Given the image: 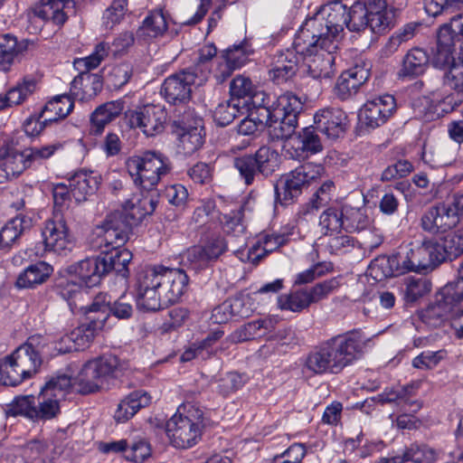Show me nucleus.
Segmentation results:
<instances>
[{"label": "nucleus", "mask_w": 463, "mask_h": 463, "mask_svg": "<svg viewBox=\"0 0 463 463\" xmlns=\"http://www.w3.org/2000/svg\"><path fill=\"white\" fill-rule=\"evenodd\" d=\"M365 345L360 329L334 335L308 352L303 368L310 375L338 374L362 357Z\"/></svg>", "instance_id": "1"}, {"label": "nucleus", "mask_w": 463, "mask_h": 463, "mask_svg": "<svg viewBox=\"0 0 463 463\" xmlns=\"http://www.w3.org/2000/svg\"><path fill=\"white\" fill-rule=\"evenodd\" d=\"M57 452L52 451L46 441L33 439L22 448V456L25 463H54Z\"/></svg>", "instance_id": "42"}, {"label": "nucleus", "mask_w": 463, "mask_h": 463, "mask_svg": "<svg viewBox=\"0 0 463 463\" xmlns=\"http://www.w3.org/2000/svg\"><path fill=\"white\" fill-rule=\"evenodd\" d=\"M413 387L406 385L399 389L386 388L376 397L371 398V402H379L383 405L386 403H395L402 406L405 411L416 412L421 408V403L418 401H412Z\"/></svg>", "instance_id": "28"}, {"label": "nucleus", "mask_w": 463, "mask_h": 463, "mask_svg": "<svg viewBox=\"0 0 463 463\" xmlns=\"http://www.w3.org/2000/svg\"><path fill=\"white\" fill-rule=\"evenodd\" d=\"M253 53V48L248 40H243L239 44L224 50L222 53V59L227 61L233 68H241L249 60V57Z\"/></svg>", "instance_id": "49"}, {"label": "nucleus", "mask_w": 463, "mask_h": 463, "mask_svg": "<svg viewBox=\"0 0 463 463\" xmlns=\"http://www.w3.org/2000/svg\"><path fill=\"white\" fill-rule=\"evenodd\" d=\"M46 250L53 251L59 255H67L72 248L69 237V229L61 214H54L52 220L45 222L42 232Z\"/></svg>", "instance_id": "18"}, {"label": "nucleus", "mask_w": 463, "mask_h": 463, "mask_svg": "<svg viewBox=\"0 0 463 463\" xmlns=\"http://www.w3.org/2000/svg\"><path fill=\"white\" fill-rule=\"evenodd\" d=\"M337 44L326 40L324 48H316V51L300 53L304 56V63L309 76L315 80L326 79L334 75L335 52Z\"/></svg>", "instance_id": "16"}, {"label": "nucleus", "mask_w": 463, "mask_h": 463, "mask_svg": "<svg viewBox=\"0 0 463 463\" xmlns=\"http://www.w3.org/2000/svg\"><path fill=\"white\" fill-rule=\"evenodd\" d=\"M272 106L275 118H280L282 116L285 118L292 116V118L298 119L303 109V101L294 93L288 91L279 96L272 102Z\"/></svg>", "instance_id": "46"}, {"label": "nucleus", "mask_w": 463, "mask_h": 463, "mask_svg": "<svg viewBox=\"0 0 463 463\" xmlns=\"http://www.w3.org/2000/svg\"><path fill=\"white\" fill-rule=\"evenodd\" d=\"M335 189L334 182L327 180L322 184L313 195L312 199L303 206H301L298 214H307L311 211H317L321 207L326 206L331 200L332 192Z\"/></svg>", "instance_id": "55"}, {"label": "nucleus", "mask_w": 463, "mask_h": 463, "mask_svg": "<svg viewBox=\"0 0 463 463\" xmlns=\"http://www.w3.org/2000/svg\"><path fill=\"white\" fill-rule=\"evenodd\" d=\"M456 43L463 51V12L453 15L449 23L439 26L432 62L435 67L448 66L453 61Z\"/></svg>", "instance_id": "10"}, {"label": "nucleus", "mask_w": 463, "mask_h": 463, "mask_svg": "<svg viewBox=\"0 0 463 463\" xmlns=\"http://www.w3.org/2000/svg\"><path fill=\"white\" fill-rule=\"evenodd\" d=\"M274 320L269 317L249 322L232 332L231 341L238 344L264 336L274 329Z\"/></svg>", "instance_id": "37"}, {"label": "nucleus", "mask_w": 463, "mask_h": 463, "mask_svg": "<svg viewBox=\"0 0 463 463\" xmlns=\"http://www.w3.org/2000/svg\"><path fill=\"white\" fill-rule=\"evenodd\" d=\"M202 118H194V124L184 119L175 121V132L178 137V149L185 156L196 152L203 144Z\"/></svg>", "instance_id": "20"}, {"label": "nucleus", "mask_w": 463, "mask_h": 463, "mask_svg": "<svg viewBox=\"0 0 463 463\" xmlns=\"http://www.w3.org/2000/svg\"><path fill=\"white\" fill-rule=\"evenodd\" d=\"M189 276L183 269L149 266L137 275L136 302L138 309L156 312L166 303H175L185 292Z\"/></svg>", "instance_id": "2"}, {"label": "nucleus", "mask_w": 463, "mask_h": 463, "mask_svg": "<svg viewBox=\"0 0 463 463\" xmlns=\"http://www.w3.org/2000/svg\"><path fill=\"white\" fill-rule=\"evenodd\" d=\"M157 207L156 196L132 197L123 204V212L107 216L101 225L92 232L90 240L94 250H116L128 239L132 226L137 225L146 216L152 214Z\"/></svg>", "instance_id": "3"}, {"label": "nucleus", "mask_w": 463, "mask_h": 463, "mask_svg": "<svg viewBox=\"0 0 463 463\" xmlns=\"http://www.w3.org/2000/svg\"><path fill=\"white\" fill-rule=\"evenodd\" d=\"M166 17L161 9L153 10L146 16L142 24L137 30V37L148 41L163 36L167 31Z\"/></svg>", "instance_id": "39"}, {"label": "nucleus", "mask_w": 463, "mask_h": 463, "mask_svg": "<svg viewBox=\"0 0 463 463\" xmlns=\"http://www.w3.org/2000/svg\"><path fill=\"white\" fill-rule=\"evenodd\" d=\"M228 250V241L221 234H213L203 243L188 248L181 255L184 272L198 274L209 268ZM187 275V273H185Z\"/></svg>", "instance_id": "9"}, {"label": "nucleus", "mask_w": 463, "mask_h": 463, "mask_svg": "<svg viewBox=\"0 0 463 463\" xmlns=\"http://www.w3.org/2000/svg\"><path fill=\"white\" fill-rule=\"evenodd\" d=\"M126 118L130 128H138L146 136L154 137L164 131L167 112L161 105L147 104L127 111Z\"/></svg>", "instance_id": "14"}, {"label": "nucleus", "mask_w": 463, "mask_h": 463, "mask_svg": "<svg viewBox=\"0 0 463 463\" xmlns=\"http://www.w3.org/2000/svg\"><path fill=\"white\" fill-rule=\"evenodd\" d=\"M298 70V61L283 55L279 57L278 63L269 71V78L276 84H281L292 79Z\"/></svg>", "instance_id": "57"}, {"label": "nucleus", "mask_w": 463, "mask_h": 463, "mask_svg": "<svg viewBox=\"0 0 463 463\" xmlns=\"http://www.w3.org/2000/svg\"><path fill=\"white\" fill-rule=\"evenodd\" d=\"M395 108V99L389 94L367 100L359 114L361 126L371 130L383 125L392 115Z\"/></svg>", "instance_id": "17"}, {"label": "nucleus", "mask_w": 463, "mask_h": 463, "mask_svg": "<svg viewBox=\"0 0 463 463\" xmlns=\"http://www.w3.org/2000/svg\"><path fill=\"white\" fill-rule=\"evenodd\" d=\"M429 62L430 55L426 50L419 47L411 48L402 59L398 77L400 79H415L426 71Z\"/></svg>", "instance_id": "26"}, {"label": "nucleus", "mask_w": 463, "mask_h": 463, "mask_svg": "<svg viewBox=\"0 0 463 463\" xmlns=\"http://www.w3.org/2000/svg\"><path fill=\"white\" fill-rule=\"evenodd\" d=\"M28 168L24 149L18 151L7 147L0 150V169L5 172V178L17 177Z\"/></svg>", "instance_id": "38"}, {"label": "nucleus", "mask_w": 463, "mask_h": 463, "mask_svg": "<svg viewBox=\"0 0 463 463\" xmlns=\"http://www.w3.org/2000/svg\"><path fill=\"white\" fill-rule=\"evenodd\" d=\"M72 197L77 203L85 202L99 189L101 176L93 171L80 170L68 179Z\"/></svg>", "instance_id": "24"}, {"label": "nucleus", "mask_w": 463, "mask_h": 463, "mask_svg": "<svg viewBox=\"0 0 463 463\" xmlns=\"http://www.w3.org/2000/svg\"><path fill=\"white\" fill-rule=\"evenodd\" d=\"M288 241V236L286 234H266L248 250L247 260L254 265H258L267 254L285 245Z\"/></svg>", "instance_id": "35"}, {"label": "nucleus", "mask_w": 463, "mask_h": 463, "mask_svg": "<svg viewBox=\"0 0 463 463\" xmlns=\"http://www.w3.org/2000/svg\"><path fill=\"white\" fill-rule=\"evenodd\" d=\"M100 328H96L90 322H86L72 330L71 334L64 335L56 344L55 349L60 354H66L80 349H84L93 341Z\"/></svg>", "instance_id": "21"}, {"label": "nucleus", "mask_w": 463, "mask_h": 463, "mask_svg": "<svg viewBox=\"0 0 463 463\" xmlns=\"http://www.w3.org/2000/svg\"><path fill=\"white\" fill-rule=\"evenodd\" d=\"M69 272L75 275L85 287H93L104 277L101 254L87 258L69 267Z\"/></svg>", "instance_id": "25"}, {"label": "nucleus", "mask_w": 463, "mask_h": 463, "mask_svg": "<svg viewBox=\"0 0 463 463\" xmlns=\"http://www.w3.org/2000/svg\"><path fill=\"white\" fill-rule=\"evenodd\" d=\"M432 284L426 278L409 277L402 288L403 300L406 305H414L431 291Z\"/></svg>", "instance_id": "47"}, {"label": "nucleus", "mask_w": 463, "mask_h": 463, "mask_svg": "<svg viewBox=\"0 0 463 463\" xmlns=\"http://www.w3.org/2000/svg\"><path fill=\"white\" fill-rule=\"evenodd\" d=\"M32 225V218L23 213L12 218L0 230V249L8 250Z\"/></svg>", "instance_id": "33"}, {"label": "nucleus", "mask_w": 463, "mask_h": 463, "mask_svg": "<svg viewBox=\"0 0 463 463\" xmlns=\"http://www.w3.org/2000/svg\"><path fill=\"white\" fill-rule=\"evenodd\" d=\"M317 14L307 18L296 33L293 47L297 53H307L316 51V48H324V42L328 40L335 44L338 42L334 34L329 33L326 26Z\"/></svg>", "instance_id": "12"}, {"label": "nucleus", "mask_w": 463, "mask_h": 463, "mask_svg": "<svg viewBox=\"0 0 463 463\" xmlns=\"http://www.w3.org/2000/svg\"><path fill=\"white\" fill-rule=\"evenodd\" d=\"M199 84L196 70L184 69L168 76L161 87V94L172 105L186 104L192 97V87Z\"/></svg>", "instance_id": "13"}, {"label": "nucleus", "mask_w": 463, "mask_h": 463, "mask_svg": "<svg viewBox=\"0 0 463 463\" xmlns=\"http://www.w3.org/2000/svg\"><path fill=\"white\" fill-rule=\"evenodd\" d=\"M247 101L241 102L234 99L220 103L214 109L213 119L220 127L231 124L240 112V107L245 106Z\"/></svg>", "instance_id": "52"}, {"label": "nucleus", "mask_w": 463, "mask_h": 463, "mask_svg": "<svg viewBox=\"0 0 463 463\" xmlns=\"http://www.w3.org/2000/svg\"><path fill=\"white\" fill-rule=\"evenodd\" d=\"M244 209L240 206L238 209L232 210L229 213L223 215L222 219V228L228 234L240 236L245 232L246 227L243 223Z\"/></svg>", "instance_id": "64"}, {"label": "nucleus", "mask_w": 463, "mask_h": 463, "mask_svg": "<svg viewBox=\"0 0 463 463\" xmlns=\"http://www.w3.org/2000/svg\"><path fill=\"white\" fill-rule=\"evenodd\" d=\"M400 250L391 256H380L374 259L369 265V274L375 280L396 277L405 273Z\"/></svg>", "instance_id": "30"}, {"label": "nucleus", "mask_w": 463, "mask_h": 463, "mask_svg": "<svg viewBox=\"0 0 463 463\" xmlns=\"http://www.w3.org/2000/svg\"><path fill=\"white\" fill-rule=\"evenodd\" d=\"M150 395L143 391H134L126 396L118 405L114 418L118 422H125L132 418L141 408L150 403Z\"/></svg>", "instance_id": "34"}, {"label": "nucleus", "mask_w": 463, "mask_h": 463, "mask_svg": "<svg viewBox=\"0 0 463 463\" xmlns=\"http://www.w3.org/2000/svg\"><path fill=\"white\" fill-rule=\"evenodd\" d=\"M53 269L44 261H39L28 266L21 272L16 279L15 285L20 288H34L43 284L52 273Z\"/></svg>", "instance_id": "40"}, {"label": "nucleus", "mask_w": 463, "mask_h": 463, "mask_svg": "<svg viewBox=\"0 0 463 463\" xmlns=\"http://www.w3.org/2000/svg\"><path fill=\"white\" fill-rule=\"evenodd\" d=\"M321 171V165L308 163L282 175L274 186L275 202L284 206L294 203Z\"/></svg>", "instance_id": "8"}, {"label": "nucleus", "mask_w": 463, "mask_h": 463, "mask_svg": "<svg viewBox=\"0 0 463 463\" xmlns=\"http://www.w3.org/2000/svg\"><path fill=\"white\" fill-rule=\"evenodd\" d=\"M126 369L125 363L113 354H104L88 361L76 377L79 392H95L106 380L121 376Z\"/></svg>", "instance_id": "5"}, {"label": "nucleus", "mask_w": 463, "mask_h": 463, "mask_svg": "<svg viewBox=\"0 0 463 463\" xmlns=\"http://www.w3.org/2000/svg\"><path fill=\"white\" fill-rule=\"evenodd\" d=\"M110 296L107 293H99L93 298L91 304L84 307L87 320L96 328L102 329L109 317Z\"/></svg>", "instance_id": "41"}, {"label": "nucleus", "mask_w": 463, "mask_h": 463, "mask_svg": "<svg viewBox=\"0 0 463 463\" xmlns=\"http://www.w3.org/2000/svg\"><path fill=\"white\" fill-rule=\"evenodd\" d=\"M430 302L449 317L463 302V284H456L454 281L447 283L435 293Z\"/></svg>", "instance_id": "31"}, {"label": "nucleus", "mask_w": 463, "mask_h": 463, "mask_svg": "<svg viewBox=\"0 0 463 463\" xmlns=\"http://www.w3.org/2000/svg\"><path fill=\"white\" fill-rule=\"evenodd\" d=\"M61 147L62 145L60 143L25 147V157L29 167H32L36 163L41 164L43 161L49 159Z\"/></svg>", "instance_id": "63"}, {"label": "nucleus", "mask_w": 463, "mask_h": 463, "mask_svg": "<svg viewBox=\"0 0 463 463\" xmlns=\"http://www.w3.org/2000/svg\"><path fill=\"white\" fill-rule=\"evenodd\" d=\"M82 286L83 284L76 280V278L64 279L56 284L55 291L73 309V307H77L76 300L83 295Z\"/></svg>", "instance_id": "53"}, {"label": "nucleus", "mask_w": 463, "mask_h": 463, "mask_svg": "<svg viewBox=\"0 0 463 463\" xmlns=\"http://www.w3.org/2000/svg\"><path fill=\"white\" fill-rule=\"evenodd\" d=\"M78 388L76 377L72 380L71 376L62 373L51 378L42 390L44 394L47 393L61 400L64 398L66 392L70 389H74L79 392Z\"/></svg>", "instance_id": "48"}, {"label": "nucleus", "mask_w": 463, "mask_h": 463, "mask_svg": "<svg viewBox=\"0 0 463 463\" xmlns=\"http://www.w3.org/2000/svg\"><path fill=\"white\" fill-rule=\"evenodd\" d=\"M18 53L17 40L6 33L0 36V70L8 71Z\"/></svg>", "instance_id": "59"}, {"label": "nucleus", "mask_w": 463, "mask_h": 463, "mask_svg": "<svg viewBox=\"0 0 463 463\" xmlns=\"http://www.w3.org/2000/svg\"><path fill=\"white\" fill-rule=\"evenodd\" d=\"M216 54L217 48L213 44L204 45L200 49L198 57L194 65L187 68L188 70H196L199 84L206 80L210 71L209 62Z\"/></svg>", "instance_id": "61"}, {"label": "nucleus", "mask_w": 463, "mask_h": 463, "mask_svg": "<svg viewBox=\"0 0 463 463\" xmlns=\"http://www.w3.org/2000/svg\"><path fill=\"white\" fill-rule=\"evenodd\" d=\"M203 426V411L191 406L186 414L178 410V412L166 421L165 432L174 447L188 449L201 439Z\"/></svg>", "instance_id": "6"}, {"label": "nucleus", "mask_w": 463, "mask_h": 463, "mask_svg": "<svg viewBox=\"0 0 463 463\" xmlns=\"http://www.w3.org/2000/svg\"><path fill=\"white\" fill-rule=\"evenodd\" d=\"M102 271L104 276L115 272L117 276L128 278L129 274L128 264L132 260V253L127 249L102 250Z\"/></svg>", "instance_id": "32"}, {"label": "nucleus", "mask_w": 463, "mask_h": 463, "mask_svg": "<svg viewBox=\"0 0 463 463\" xmlns=\"http://www.w3.org/2000/svg\"><path fill=\"white\" fill-rule=\"evenodd\" d=\"M34 341L33 337L29 338L8 355L25 379L32 377L42 364L39 350L33 345Z\"/></svg>", "instance_id": "23"}, {"label": "nucleus", "mask_w": 463, "mask_h": 463, "mask_svg": "<svg viewBox=\"0 0 463 463\" xmlns=\"http://www.w3.org/2000/svg\"><path fill=\"white\" fill-rule=\"evenodd\" d=\"M279 165V153L268 146H262L255 153L243 155L233 160V165L246 185H251L256 179L269 177Z\"/></svg>", "instance_id": "7"}, {"label": "nucleus", "mask_w": 463, "mask_h": 463, "mask_svg": "<svg viewBox=\"0 0 463 463\" xmlns=\"http://www.w3.org/2000/svg\"><path fill=\"white\" fill-rule=\"evenodd\" d=\"M439 242L424 240L421 244L410 250H401V260L406 272H428L444 261Z\"/></svg>", "instance_id": "11"}, {"label": "nucleus", "mask_w": 463, "mask_h": 463, "mask_svg": "<svg viewBox=\"0 0 463 463\" xmlns=\"http://www.w3.org/2000/svg\"><path fill=\"white\" fill-rule=\"evenodd\" d=\"M343 229L348 232H361L371 225V219L364 207H354L343 204Z\"/></svg>", "instance_id": "44"}, {"label": "nucleus", "mask_w": 463, "mask_h": 463, "mask_svg": "<svg viewBox=\"0 0 463 463\" xmlns=\"http://www.w3.org/2000/svg\"><path fill=\"white\" fill-rule=\"evenodd\" d=\"M319 225L325 234L338 232L343 229V205L341 207L331 206L326 209L319 217Z\"/></svg>", "instance_id": "62"}, {"label": "nucleus", "mask_w": 463, "mask_h": 463, "mask_svg": "<svg viewBox=\"0 0 463 463\" xmlns=\"http://www.w3.org/2000/svg\"><path fill=\"white\" fill-rule=\"evenodd\" d=\"M59 399L43 393L41 391L36 405L34 420H47L55 418L60 413Z\"/></svg>", "instance_id": "60"}, {"label": "nucleus", "mask_w": 463, "mask_h": 463, "mask_svg": "<svg viewBox=\"0 0 463 463\" xmlns=\"http://www.w3.org/2000/svg\"><path fill=\"white\" fill-rule=\"evenodd\" d=\"M126 169L136 187L152 194L146 196H156V188L161 179L172 171V162L160 151L146 150L138 156H129L125 163ZM145 195L134 197L142 198Z\"/></svg>", "instance_id": "4"}, {"label": "nucleus", "mask_w": 463, "mask_h": 463, "mask_svg": "<svg viewBox=\"0 0 463 463\" xmlns=\"http://www.w3.org/2000/svg\"><path fill=\"white\" fill-rule=\"evenodd\" d=\"M86 0H40L27 11L30 20L39 18L43 22L51 21L52 24L61 26L68 20L66 9L80 7Z\"/></svg>", "instance_id": "15"}, {"label": "nucleus", "mask_w": 463, "mask_h": 463, "mask_svg": "<svg viewBox=\"0 0 463 463\" xmlns=\"http://www.w3.org/2000/svg\"><path fill=\"white\" fill-rule=\"evenodd\" d=\"M437 460V452L425 444L413 443L407 448L402 455L381 458V463H434Z\"/></svg>", "instance_id": "36"}, {"label": "nucleus", "mask_w": 463, "mask_h": 463, "mask_svg": "<svg viewBox=\"0 0 463 463\" xmlns=\"http://www.w3.org/2000/svg\"><path fill=\"white\" fill-rule=\"evenodd\" d=\"M123 109L124 101L121 99L99 105L90 115V134L100 135L104 131L105 127L118 118Z\"/></svg>", "instance_id": "29"}, {"label": "nucleus", "mask_w": 463, "mask_h": 463, "mask_svg": "<svg viewBox=\"0 0 463 463\" xmlns=\"http://www.w3.org/2000/svg\"><path fill=\"white\" fill-rule=\"evenodd\" d=\"M370 13L363 3H355L351 7H346V24L349 31L361 32L368 28V16Z\"/></svg>", "instance_id": "51"}, {"label": "nucleus", "mask_w": 463, "mask_h": 463, "mask_svg": "<svg viewBox=\"0 0 463 463\" xmlns=\"http://www.w3.org/2000/svg\"><path fill=\"white\" fill-rule=\"evenodd\" d=\"M316 14L323 18L322 22L338 42L339 34L346 24V5L340 1H334L320 7Z\"/></svg>", "instance_id": "27"}, {"label": "nucleus", "mask_w": 463, "mask_h": 463, "mask_svg": "<svg viewBox=\"0 0 463 463\" xmlns=\"http://www.w3.org/2000/svg\"><path fill=\"white\" fill-rule=\"evenodd\" d=\"M313 303L308 291L297 290L278 298V306L280 309L300 312Z\"/></svg>", "instance_id": "50"}, {"label": "nucleus", "mask_w": 463, "mask_h": 463, "mask_svg": "<svg viewBox=\"0 0 463 463\" xmlns=\"http://www.w3.org/2000/svg\"><path fill=\"white\" fill-rule=\"evenodd\" d=\"M297 142L298 147L296 151L299 157H307L308 156L318 154L323 150V144L315 125L304 128L298 132Z\"/></svg>", "instance_id": "43"}, {"label": "nucleus", "mask_w": 463, "mask_h": 463, "mask_svg": "<svg viewBox=\"0 0 463 463\" xmlns=\"http://www.w3.org/2000/svg\"><path fill=\"white\" fill-rule=\"evenodd\" d=\"M7 416L22 415L34 420L36 415V398L33 395L18 396L9 404Z\"/></svg>", "instance_id": "54"}, {"label": "nucleus", "mask_w": 463, "mask_h": 463, "mask_svg": "<svg viewBox=\"0 0 463 463\" xmlns=\"http://www.w3.org/2000/svg\"><path fill=\"white\" fill-rule=\"evenodd\" d=\"M74 103L67 94L58 95L46 103L40 118L44 121H57L66 118L72 110Z\"/></svg>", "instance_id": "45"}, {"label": "nucleus", "mask_w": 463, "mask_h": 463, "mask_svg": "<svg viewBox=\"0 0 463 463\" xmlns=\"http://www.w3.org/2000/svg\"><path fill=\"white\" fill-rule=\"evenodd\" d=\"M314 125L327 138L336 139L345 132L347 115L339 108H325L314 115Z\"/></svg>", "instance_id": "19"}, {"label": "nucleus", "mask_w": 463, "mask_h": 463, "mask_svg": "<svg viewBox=\"0 0 463 463\" xmlns=\"http://www.w3.org/2000/svg\"><path fill=\"white\" fill-rule=\"evenodd\" d=\"M298 126V119L288 116L280 118H273L269 123V134L272 140H282L291 137Z\"/></svg>", "instance_id": "56"}, {"label": "nucleus", "mask_w": 463, "mask_h": 463, "mask_svg": "<svg viewBox=\"0 0 463 463\" xmlns=\"http://www.w3.org/2000/svg\"><path fill=\"white\" fill-rule=\"evenodd\" d=\"M440 253L444 257V261L452 260L463 253V228H459L445 237L442 243Z\"/></svg>", "instance_id": "58"}, {"label": "nucleus", "mask_w": 463, "mask_h": 463, "mask_svg": "<svg viewBox=\"0 0 463 463\" xmlns=\"http://www.w3.org/2000/svg\"><path fill=\"white\" fill-rule=\"evenodd\" d=\"M370 77V70L364 65L356 64L344 71L338 78L335 87V95L342 100L348 99Z\"/></svg>", "instance_id": "22"}]
</instances>
